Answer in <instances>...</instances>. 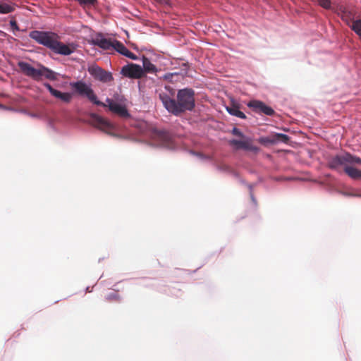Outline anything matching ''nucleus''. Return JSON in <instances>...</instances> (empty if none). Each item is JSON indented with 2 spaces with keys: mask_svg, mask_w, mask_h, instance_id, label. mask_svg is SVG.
Listing matches in <instances>:
<instances>
[{
  "mask_svg": "<svg viewBox=\"0 0 361 361\" xmlns=\"http://www.w3.org/2000/svg\"><path fill=\"white\" fill-rule=\"evenodd\" d=\"M273 137L274 140H276V143L279 142L288 143L290 140V137L287 135L283 133H275L273 135Z\"/></svg>",
  "mask_w": 361,
  "mask_h": 361,
  "instance_id": "20",
  "label": "nucleus"
},
{
  "mask_svg": "<svg viewBox=\"0 0 361 361\" xmlns=\"http://www.w3.org/2000/svg\"><path fill=\"white\" fill-rule=\"evenodd\" d=\"M104 104H106L105 107H108L111 112L116 114L119 117L122 118H129L130 117V114L126 105L118 103L109 98L106 99V103Z\"/></svg>",
  "mask_w": 361,
  "mask_h": 361,
  "instance_id": "6",
  "label": "nucleus"
},
{
  "mask_svg": "<svg viewBox=\"0 0 361 361\" xmlns=\"http://www.w3.org/2000/svg\"><path fill=\"white\" fill-rule=\"evenodd\" d=\"M156 1L161 4H166V5L169 4V0H156Z\"/></svg>",
  "mask_w": 361,
  "mask_h": 361,
  "instance_id": "27",
  "label": "nucleus"
},
{
  "mask_svg": "<svg viewBox=\"0 0 361 361\" xmlns=\"http://www.w3.org/2000/svg\"><path fill=\"white\" fill-rule=\"evenodd\" d=\"M175 90L166 86L165 91H161L159 99L166 110L175 116H178L186 111H192L195 106V91L190 88L179 90L177 100L173 99Z\"/></svg>",
  "mask_w": 361,
  "mask_h": 361,
  "instance_id": "1",
  "label": "nucleus"
},
{
  "mask_svg": "<svg viewBox=\"0 0 361 361\" xmlns=\"http://www.w3.org/2000/svg\"><path fill=\"white\" fill-rule=\"evenodd\" d=\"M114 49H115L116 51L120 53L121 54L130 59L133 60H137V56L134 54L133 52L129 51L123 43H121L119 41L114 40L113 47Z\"/></svg>",
  "mask_w": 361,
  "mask_h": 361,
  "instance_id": "14",
  "label": "nucleus"
},
{
  "mask_svg": "<svg viewBox=\"0 0 361 361\" xmlns=\"http://www.w3.org/2000/svg\"><path fill=\"white\" fill-rule=\"evenodd\" d=\"M44 86L49 90V93L54 97L60 99L64 103H70L73 98V93L71 92H61L54 89L50 84L44 83Z\"/></svg>",
  "mask_w": 361,
  "mask_h": 361,
  "instance_id": "12",
  "label": "nucleus"
},
{
  "mask_svg": "<svg viewBox=\"0 0 361 361\" xmlns=\"http://www.w3.org/2000/svg\"><path fill=\"white\" fill-rule=\"evenodd\" d=\"M81 6H94L97 3V0H76Z\"/></svg>",
  "mask_w": 361,
  "mask_h": 361,
  "instance_id": "23",
  "label": "nucleus"
},
{
  "mask_svg": "<svg viewBox=\"0 0 361 361\" xmlns=\"http://www.w3.org/2000/svg\"><path fill=\"white\" fill-rule=\"evenodd\" d=\"M0 109H4V110L9 109L8 107H6V106H4L1 104H0Z\"/></svg>",
  "mask_w": 361,
  "mask_h": 361,
  "instance_id": "28",
  "label": "nucleus"
},
{
  "mask_svg": "<svg viewBox=\"0 0 361 361\" xmlns=\"http://www.w3.org/2000/svg\"><path fill=\"white\" fill-rule=\"evenodd\" d=\"M29 37L58 54L68 56L75 49L73 44H65L59 41V36L54 32L33 30L29 33Z\"/></svg>",
  "mask_w": 361,
  "mask_h": 361,
  "instance_id": "3",
  "label": "nucleus"
},
{
  "mask_svg": "<svg viewBox=\"0 0 361 361\" xmlns=\"http://www.w3.org/2000/svg\"><path fill=\"white\" fill-rule=\"evenodd\" d=\"M361 166V158L348 152L331 156L327 161V166L338 172L343 171L349 178L361 180V169L355 167Z\"/></svg>",
  "mask_w": 361,
  "mask_h": 361,
  "instance_id": "2",
  "label": "nucleus"
},
{
  "mask_svg": "<svg viewBox=\"0 0 361 361\" xmlns=\"http://www.w3.org/2000/svg\"><path fill=\"white\" fill-rule=\"evenodd\" d=\"M10 25L12 27L13 29H15L16 30H19L18 24H17L16 20H11L10 21Z\"/></svg>",
  "mask_w": 361,
  "mask_h": 361,
  "instance_id": "26",
  "label": "nucleus"
},
{
  "mask_svg": "<svg viewBox=\"0 0 361 361\" xmlns=\"http://www.w3.org/2000/svg\"><path fill=\"white\" fill-rule=\"evenodd\" d=\"M154 137L164 147H169L171 144V135L166 130H156Z\"/></svg>",
  "mask_w": 361,
  "mask_h": 361,
  "instance_id": "13",
  "label": "nucleus"
},
{
  "mask_svg": "<svg viewBox=\"0 0 361 361\" xmlns=\"http://www.w3.org/2000/svg\"><path fill=\"white\" fill-rule=\"evenodd\" d=\"M247 106L257 114H264L267 116H273L275 114L274 110L271 107L259 100L250 101L247 104Z\"/></svg>",
  "mask_w": 361,
  "mask_h": 361,
  "instance_id": "10",
  "label": "nucleus"
},
{
  "mask_svg": "<svg viewBox=\"0 0 361 361\" xmlns=\"http://www.w3.org/2000/svg\"><path fill=\"white\" fill-rule=\"evenodd\" d=\"M232 134L240 137H244V135L242 132L237 128H233L232 130Z\"/></svg>",
  "mask_w": 361,
  "mask_h": 361,
  "instance_id": "25",
  "label": "nucleus"
},
{
  "mask_svg": "<svg viewBox=\"0 0 361 361\" xmlns=\"http://www.w3.org/2000/svg\"><path fill=\"white\" fill-rule=\"evenodd\" d=\"M18 66L25 75L35 80L39 81L43 77L51 80H56V73L44 66L40 65L39 68H35L27 62L19 61Z\"/></svg>",
  "mask_w": 361,
  "mask_h": 361,
  "instance_id": "4",
  "label": "nucleus"
},
{
  "mask_svg": "<svg viewBox=\"0 0 361 361\" xmlns=\"http://www.w3.org/2000/svg\"><path fill=\"white\" fill-rule=\"evenodd\" d=\"M243 140H232L230 141V144L233 146H235L237 149H243L245 150L251 151L253 152H258L259 151V148L257 146L252 145V140L250 137H243Z\"/></svg>",
  "mask_w": 361,
  "mask_h": 361,
  "instance_id": "11",
  "label": "nucleus"
},
{
  "mask_svg": "<svg viewBox=\"0 0 361 361\" xmlns=\"http://www.w3.org/2000/svg\"><path fill=\"white\" fill-rule=\"evenodd\" d=\"M15 4H9L6 2L0 3V13L1 14H7L12 13L15 11Z\"/></svg>",
  "mask_w": 361,
  "mask_h": 361,
  "instance_id": "19",
  "label": "nucleus"
},
{
  "mask_svg": "<svg viewBox=\"0 0 361 361\" xmlns=\"http://www.w3.org/2000/svg\"><path fill=\"white\" fill-rule=\"evenodd\" d=\"M121 73L126 77L134 79H140L144 76L142 68L135 63L124 66L121 69Z\"/></svg>",
  "mask_w": 361,
  "mask_h": 361,
  "instance_id": "8",
  "label": "nucleus"
},
{
  "mask_svg": "<svg viewBox=\"0 0 361 361\" xmlns=\"http://www.w3.org/2000/svg\"><path fill=\"white\" fill-rule=\"evenodd\" d=\"M341 18L343 20H345L348 24H353V20H356L355 15L356 11L353 8H343L341 9Z\"/></svg>",
  "mask_w": 361,
  "mask_h": 361,
  "instance_id": "16",
  "label": "nucleus"
},
{
  "mask_svg": "<svg viewBox=\"0 0 361 361\" xmlns=\"http://www.w3.org/2000/svg\"><path fill=\"white\" fill-rule=\"evenodd\" d=\"M259 142L262 145L267 144H276V140H274L273 135L271 137H262L259 139Z\"/></svg>",
  "mask_w": 361,
  "mask_h": 361,
  "instance_id": "22",
  "label": "nucleus"
},
{
  "mask_svg": "<svg viewBox=\"0 0 361 361\" xmlns=\"http://www.w3.org/2000/svg\"><path fill=\"white\" fill-rule=\"evenodd\" d=\"M350 27L357 35L361 37V20H353Z\"/></svg>",
  "mask_w": 361,
  "mask_h": 361,
  "instance_id": "21",
  "label": "nucleus"
},
{
  "mask_svg": "<svg viewBox=\"0 0 361 361\" xmlns=\"http://www.w3.org/2000/svg\"><path fill=\"white\" fill-rule=\"evenodd\" d=\"M70 86L73 90V94H75L82 97H86L89 101L97 106H106L104 102L98 100L90 84H87L83 80H78L71 82Z\"/></svg>",
  "mask_w": 361,
  "mask_h": 361,
  "instance_id": "5",
  "label": "nucleus"
},
{
  "mask_svg": "<svg viewBox=\"0 0 361 361\" xmlns=\"http://www.w3.org/2000/svg\"><path fill=\"white\" fill-rule=\"evenodd\" d=\"M142 61V66H143L142 69L144 71V74L145 73H156L158 71V69L156 67V66L154 65L150 61V60L148 58H147L146 56H143Z\"/></svg>",
  "mask_w": 361,
  "mask_h": 361,
  "instance_id": "18",
  "label": "nucleus"
},
{
  "mask_svg": "<svg viewBox=\"0 0 361 361\" xmlns=\"http://www.w3.org/2000/svg\"><path fill=\"white\" fill-rule=\"evenodd\" d=\"M168 77H169L168 75H165V78H168Z\"/></svg>",
  "mask_w": 361,
  "mask_h": 361,
  "instance_id": "29",
  "label": "nucleus"
},
{
  "mask_svg": "<svg viewBox=\"0 0 361 361\" xmlns=\"http://www.w3.org/2000/svg\"><path fill=\"white\" fill-rule=\"evenodd\" d=\"M319 4L322 7H323L326 9H329L331 8V1L330 0H319Z\"/></svg>",
  "mask_w": 361,
  "mask_h": 361,
  "instance_id": "24",
  "label": "nucleus"
},
{
  "mask_svg": "<svg viewBox=\"0 0 361 361\" xmlns=\"http://www.w3.org/2000/svg\"><path fill=\"white\" fill-rule=\"evenodd\" d=\"M88 71L94 79L102 82H108L113 80V76L110 72L106 71L97 66L89 68Z\"/></svg>",
  "mask_w": 361,
  "mask_h": 361,
  "instance_id": "9",
  "label": "nucleus"
},
{
  "mask_svg": "<svg viewBox=\"0 0 361 361\" xmlns=\"http://www.w3.org/2000/svg\"><path fill=\"white\" fill-rule=\"evenodd\" d=\"M92 43L94 45L99 47L104 50H109L113 47L114 42L102 37L101 35L97 36L92 39Z\"/></svg>",
  "mask_w": 361,
  "mask_h": 361,
  "instance_id": "15",
  "label": "nucleus"
},
{
  "mask_svg": "<svg viewBox=\"0 0 361 361\" xmlns=\"http://www.w3.org/2000/svg\"><path fill=\"white\" fill-rule=\"evenodd\" d=\"M90 119L92 126L107 134H111V131L114 129L111 123L97 114H91Z\"/></svg>",
  "mask_w": 361,
  "mask_h": 361,
  "instance_id": "7",
  "label": "nucleus"
},
{
  "mask_svg": "<svg viewBox=\"0 0 361 361\" xmlns=\"http://www.w3.org/2000/svg\"><path fill=\"white\" fill-rule=\"evenodd\" d=\"M227 111L232 116L245 119V114L240 111V106L238 104L232 102L231 106L226 107Z\"/></svg>",
  "mask_w": 361,
  "mask_h": 361,
  "instance_id": "17",
  "label": "nucleus"
}]
</instances>
